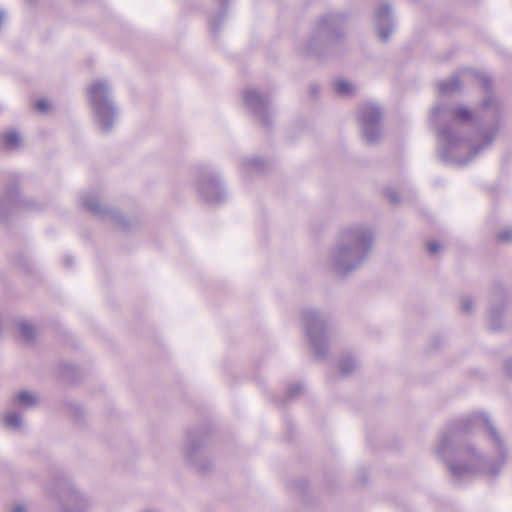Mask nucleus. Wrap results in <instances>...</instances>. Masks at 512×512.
<instances>
[{"mask_svg": "<svg viewBox=\"0 0 512 512\" xmlns=\"http://www.w3.org/2000/svg\"><path fill=\"white\" fill-rule=\"evenodd\" d=\"M435 452L455 481L476 474L496 477L507 460L506 443L485 413L449 422L440 432Z\"/></svg>", "mask_w": 512, "mask_h": 512, "instance_id": "obj_1", "label": "nucleus"}, {"mask_svg": "<svg viewBox=\"0 0 512 512\" xmlns=\"http://www.w3.org/2000/svg\"><path fill=\"white\" fill-rule=\"evenodd\" d=\"M500 112V104L491 94L474 112L464 105L442 103L433 107L432 120L452 121L438 127L440 159L446 164L467 165L494 141L499 130Z\"/></svg>", "mask_w": 512, "mask_h": 512, "instance_id": "obj_2", "label": "nucleus"}, {"mask_svg": "<svg viewBox=\"0 0 512 512\" xmlns=\"http://www.w3.org/2000/svg\"><path fill=\"white\" fill-rule=\"evenodd\" d=\"M374 245V233L366 224L344 227L330 249L329 264L339 276H347L368 260Z\"/></svg>", "mask_w": 512, "mask_h": 512, "instance_id": "obj_3", "label": "nucleus"}, {"mask_svg": "<svg viewBox=\"0 0 512 512\" xmlns=\"http://www.w3.org/2000/svg\"><path fill=\"white\" fill-rule=\"evenodd\" d=\"M346 15L329 12L320 17L309 40L300 48V53L322 59L329 55L345 35Z\"/></svg>", "mask_w": 512, "mask_h": 512, "instance_id": "obj_4", "label": "nucleus"}, {"mask_svg": "<svg viewBox=\"0 0 512 512\" xmlns=\"http://www.w3.org/2000/svg\"><path fill=\"white\" fill-rule=\"evenodd\" d=\"M94 122L102 133H109L117 119V107L112 97V87L106 79H97L87 88Z\"/></svg>", "mask_w": 512, "mask_h": 512, "instance_id": "obj_5", "label": "nucleus"}, {"mask_svg": "<svg viewBox=\"0 0 512 512\" xmlns=\"http://www.w3.org/2000/svg\"><path fill=\"white\" fill-rule=\"evenodd\" d=\"M302 323L315 357L324 359L330 337L329 317L314 309H306L302 313Z\"/></svg>", "mask_w": 512, "mask_h": 512, "instance_id": "obj_6", "label": "nucleus"}, {"mask_svg": "<svg viewBox=\"0 0 512 512\" xmlns=\"http://www.w3.org/2000/svg\"><path fill=\"white\" fill-rule=\"evenodd\" d=\"M196 189L202 200L209 205L220 204L226 198L219 174L208 166L199 169Z\"/></svg>", "mask_w": 512, "mask_h": 512, "instance_id": "obj_7", "label": "nucleus"}, {"mask_svg": "<svg viewBox=\"0 0 512 512\" xmlns=\"http://www.w3.org/2000/svg\"><path fill=\"white\" fill-rule=\"evenodd\" d=\"M243 101L246 108L262 126L268 128L272 124L273 114L267 94L250 87L243 91Z\"/></svg>", "mask_w": 512, "mask_h": 512, "instance_id": "obj_8", "label": "nucleus"}, {"mask_svg": "<svg viewBox=\"0 0 512 512\" xmlns=\"http://www.w3.org/2000/svg\"><path fill=\"white\" fill-rule=\"evenodd\" d=\"M381 109L374 104H365L358 110L362 136L366 144L374 145L381 136Z\"/></svg>", "mask_w": 512, "mask_h": 512, "instance_id": "obj_9", "label": "nucleus"}, {"mask_svg": "<svg viewBox=\"0 0 512 512\" xmlns=\"http://www.w3.org/2000/svg\"><path fill=\"white\" fill-rule=\"evenodd\" d=\"M81 204L85 210L101 219H109L119 227L126 230L130 228V221L120 212L103 205L97 193L89 192L81 197Z\"/></svg>", "mask_w": 512, "mask_h": 512, "instance_id": "obj_10", "label": "nucleus"}, {"mask_svg": "<svg viewBox=\"0 0 512 512\" xmlns=\"http://www.w3.org/2000/svg\"><path fill=\"white\" fill-rule=\"evenodd\" d=\"M183 452L187 461L198 470L205 472L210 467V461L204 457L203 439L195 431H189L186 436Z\"/></svg>", "mask_w": 512, "mask_h": 512, "instance_id": "obj_11", "label": "nucleus"}, {"mask_svg": "<svg viewBox=\"0 0 512 512\" xmlns=\"http://www.w3.org/2000/svg\"><path fill=\"white\" fill-rule=\"evenodd\" d=\"M374 26L382 42H387L394 31L395 23L392 17L391 6L381 4L374 14Z\"/></svg>", "mask_w": 512, "mask_h": 512, "instance_id": "obj_12", "label": "nucleus"}, {"mask_svg": "<svg viewBox=\"0 0 512 512\" xmlns=\"http://www.w3.org/2000/svg\"><path fill=\"white\" fill-rule=\"evenodd\" d=\"M22 208H29V205L21 199L16 186L9 188L3 196H0V220H6L12 212Z\"/></svg>", "mask_w": 512, "mask_h": 512, "instance_id": "obj_13", "label": "nucleus"}, {"mask_svg": "<svg viewBox=\"0 0 512 512\" xmlns=\"http://www.w3.org/2000/svg\"><path fill=\"white\" fill-rule=\"evenodd\" d=\"M268 166L267 161L260 157L245 158L241 162V172L244 177H251L254 174L262 173Z\"/></svg>", "mask_w": 512, "mask_h": 512, "instance_id": "obj_14", "label": "nucleus"}, {"mask_svg": "<svg viewBox=\"0 0 512 512\" xmlns=\"http://www.w3.org/2000/svg\"><path fill=\"white\" fill-rule=\"evenodd\" d=\"M68 501L73 504L75 508L73 510H66L65 512H84L89 506L88 499L74 489L70 490Z\"/></svg>", "mask_w": 512, "mask_h": 512, "instance_id": "obj_15", "label": "nucleus"}, {"mask_svg": "<svg viewBox=\"0 0 512 512\" xmlns=\"http://www.w3.org/2000/svg\"><path fill=\"white\" fill-rule=\"evenodd\" d=\"M3 425L13 431H21L23 428V418L22 416L15 412L9 411L3 416Z\"/></svg>", "mask_w": 512, "mask_h": 512, "instance_id": "obj_16", "label": "nucleus"}, {"mask_svg": "<svg viewBox=\"0 0 512 512\" xmlns=\"http://www.w3.org/2000/svg\"><path fill=\"white\" fill-rule=\"evenodd\" d=\"M38 397L29 391H21L16 394L14 398V404L22 406L26 409L33 408L38 403Z\"/></svg>", "mask_w": 512, "mask_h": 512, "instance_id": "obj_17", "label": "nucleus"}, {"mask_svg": "<svg viewBox=\"0 0 512 512\" xmlns=\"http://www.w3.org/2000/svg\"><path fill=\"white\" fill-rule=\"evenodd\" d=\"M229 0H219L220 2V11L217 15L212 17L209 21L210 30L217 34L220 30L221 23L223 22L226 14H227V4Z\"/></svg>", "mask_w": 512, "mask_h": 512, "instance_id": "obj_18", "label": "nucleus"}, {"mask_svg": "<svg viewBox=\"0 0 512 512\" xmlns=\"http://www.w3.org/2000/svg\"><path fill=\"white\" fill-rule=\"evenodd\" d=\"M356 359L350 354L343 355L339 361V370L343 376L351 375L357 368Z\"/></svg>", "mask_w": 512, "mask_h": 512, "instance_id": "obj_19", "label": "nucleus"}, {"mask_svg": "<svg viewBox=\"0 0 512 512\" xmlns=\"http://www.w3.org/2000/svg\"><path fill=\"white\" fill-rule=\"evenodd\" d=\"M460 86L461 84L458 76H452L449 80L439 82L438 90L440 94L448 95L458 91Z\"/></svg>", "mask_w": 512, "mask_h": 512, "instance_id": "obj_20", "label": "nucleus"}, {"mask_svg": "<svg viewBox=\"0 0 512 512\" xmlns=\"http://www.w3.org/2000/svg\"><path fill=\"white\" fill-rule=\"evenodd\" d=\"M504 308L502 305L492 306L489 313L490 328L494 331H498L502 327L501 316Z\"/></svg>", "mask_w": 512, "mask_h": 512, "instance_id": "obj_21", "label": "nucleus"}, {"mask_svg": "<svg viewBox=\"0 0 512 512\" xmlns=\"http://www.w3.org/2000/svg\"><path fill=\"white\" fill-rule=\"evenodd\" d=\"M334 90L338 95L347 97L354 94L355 87L352 85V83L340 79L334 83Z\"/></svg>", "mask_w": 512, "mask_h": 512, "instance_id": "obj_22", "label": "nucleus"}, {"mask_svg": "<svg viewBox=\"0 0 512 512\" xmlns=\"http://www.w3.org/2000/svg\"><path fill=\"white\" fill-rule=\"evenodd\" d=\"M18 330L20 335L23 337L26 341H33L35 338V328L32 324H30L27 321H20L18 323Z\"/></svg>", "mask_w": 512, "mask_h": 512, "instance_id": "obj_23", "label": "nucleus"}, {"mask_svg": "<svg viewBox=\"0 0 512 512\" xmlns=\"http://www.w3.org/2000/svg\"><path fill=\"white\" fill-rule=\"evenodd\" d=\"M3 143L8 149H16L20 146V135L15 131H10L3 135Z\"/></svg>", "mask_w": 512, "mask_h": 512, "instance_id": "obj_24", "label": "nucleus"}, {"mask_svg": "<svg viewBox=\"0 0 512 512\" xmlns=\"http://www.w3.org/2000/svg\"><path fill=\"white\" fill-rule=\"evenodd\" d=\"M303 389H304V387L301 383L292 384L288 389L287 398L294 399L303 391Z\"/></svg>", "mask_w": 512, "mask_h": 512, "instance_id": "obj_25", "label": "nucleus"}, {"mask_svg": "<svg viewBox=\"0 0 512 512\" xmlns=\"http://www.w3.org/2000/svg\"><path fill=\"white\" fill-rule=\"evenodd\" d=\"M477 77L481 83L483 90L486 93H489L491 91V87H492V81H491L490 77L487 76L486 74H477Z\"/></svg>", "mask_w": 512, "mask_h": 512, "instance_id": "obj_26", "label": "nucleus"}, {"mask_svg": "<svg viewBox=\"0 0 512 512\" xmlns=\"http://www.w3.org/2000/svg\"><path fill=\"white\" fill-rule=\"evenodd\" d=\"M472 308H473V301L470 297L468 296H464L462 299H461V311L463 313H466V314H469L472 312Z\"/></svg>", "mask_w": 512, "mask_h": 512, "instance_id": "obj_27", "label": "nucleus"}, {"mask_svg": "<svg viewBox=\"0 0 512 512\" xmlns=\"http://www.w3.org/2000/svg\"><path fill=\"white\" fill-rule=\"evenodd\" d=\"M385 196L387 197V199L389 200V202L391 204L396 205V204L400 203V198H399L398 193L392 188L386 189Z\"/></svg>", "mask_w": 512, "mask_h": 512, "instance_id": "obj_28", "label": "nucleus"}, {"mask_svg": "<svg viewBox=\"0 0 512 512\" xmlns=\"http://www.w3.org/2000/svg\"><path fill=\"white\" fill-rule=\"evenodd\" d=\"M497 239L501 242H508L512 239V231L507 229L503 230L497 235Z\"/></svg>", "mask_w": 512, "mask_h": 512, "instance_id": "obj_29", "label": "nucleus"}, {"mask_svg": "<svg viewBox=\"0 0 512 512\" xmlns=\"http://www.w3.org/2000/svg\"><path fill=\"white\" fill-rule=\"evenodd\" d=\"M441 248V245L438 242H429L427 244V249L430 255H435L437 252H439Z\"/></svg>", "mask_w": 512, "mask_h": 512, "instance_id": "obj_30", "label": "nucleus"}, {"mask_svg": "<svg viewBox=\"0 0 512 512\" xmlns=\"http://www.w3.org/2000/svg\"><path fill=\"white\" fill-rule=\"evenodd\" d=\"M35 107H36L37 110H39L41 112H44V111H46L48 109L49 103L45 99H40V100H38L36 102Z\"/></svg>", "mask_w": 512, "mask_h": 512, "instance_id": "obj_31", "label": "nucleus"}, {"mask_svg": "<svg viewBox=\"0 0 512 512\" xmlns=\"http://www.w3.org/2000/svg\"><path fill=\"white\" fill-rule=\"evenodd\" d=\"M504 369L506 374L512 378V358L505 361Z\"/></svg>", "mask_w": 512, "mask_h": 512, "instance_id": "obj_32", "label": "nucleus"}, {"mask_svg": "<svg viewBox=\"0 0 512 512\" xmlns=\"http://www.w3.org/2000/svg\"><path fill=\"white\" fill-rule=\"evenodd\" d=\"M502 294H503V288L501 286H497L495 288V292H494L495 299H500L502 297Z\"/></svg>", "mask_w": 512, "mask_h": 512, "instance_id": "obj_33", "label": "nucleus"}, {"mask_svg": "<svg viewBox=\"0 0 512 512\" xmlns=\"http://www.w3.org/2000/svg\"><path fill=\"white\" fill-rule=\"evenodd\" d=\"M73 263H74V260L71 256H65V258H64L65 266L71 267L73 265Z\"/></svg>", "mask_w": 512, "mask_h": 512, "instance_id": "obj_34", "label": "nucleus"}, {"mask_svg": "<svg viewBox=\"0 0 512 512\" xmlns=\"http://www.w3.org/2000/svg\"><path fill=\"white\" fill-rule=\"evenodd\" d=\"M319 92V86L318 85H311L310 86V93L312 96H316Z\"/></svg>", "mask_w": 512, "mask_h": 512, "instance_id": "obj_35", "label": "nucleus"}, {"mask_svg": "<svg viewBox=\"0 0 512 512\" xmlns=\"http://www.w3.org/2000/svg\"><path fill=\"white\" fill-rule=\"evenodd\" d=\"M12 512H26V509H25L24 506L18 505V506L13 508Z\"/></svg>", "mask_w": 512, "mask_h": 512, "instance_id": "obj_36", "label": "nucleus"}]
</instances>
